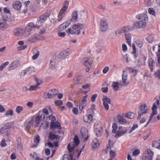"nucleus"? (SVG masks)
<instances>
[{"mask_svg":"<svg viewBox=\"0 0 160 160\" xmlns=\"http://www.w3.org/2000/svg\"><path fill=\"white\" fill-rule=\"evenodd\" d=\"M88 96L86 95L83 97L82 101L80 103L79 108L81 110L84 107H85L87 104V98H88Z\"/></svg>","mask_w":160,"mask_h":160,"instance_id":"a211bd4d","label":"nucleus"},{"mask_svg":"<svg viewBox=\"0 0 160 160\" xmlns=\"http://www.w3.org/2000/svg\"><path fill=\"white\" fill-rule=\"evenodd\" d=\"M33 51H36V52L35 54V55L32 56V58L33 60H35L38 58L39 55L40 53L39 51L37 50L36 49H34Z\"/></svg>","mask_w":160,"mask_h":160,"instance_id":"c9c22d12","label":"nucleus"},{"mask_svg":"<svg viewBox=\"0 0 160 160\" xmlns=\"http://www.w3.org/2000/svg\"><path fill=\"white\" fill-rule=\"evenodd\" d=\"M12 7L17 10H20L22 6V3L19 1L14 2L12 3Z\"/></svg>","mask_w":160,"mask_h":160,"instance_id":"6ab92c4d","label":"nucleus"},{"mask_svg":"<svg viewBox=\"0 0 160 160\" xmlns=\"http://www.w3.org/2000/svg\"><path fill=\"white\" fill-rule=\"evenodd\" d=\"M127 132V129L122 127H119L118 128V130L117 132L116 137H120L125 134Z\"/></svg>","mask_w":160,"mask_h":160,"instance_id":"f8f14e48","label":"nucleus"},{"mask_svg":"<svg viewBox=\"0 0 160 160\" xmlns=\"http://www.w3.org/2000/svg\"><path fill=\"white\" fill-rule=\"evenodd\" d=\"M38 85H32L30 86V88L28 89V90L30 91H32L33 90H36L38 88Z\"/></svg>","mask_w":160,"mask_h":160,"instance_id":"a19ab883","label":"nucleus"},{"mask_svg":"<svg viewBox=\"0 0 160 160\" xmlns=\"http://www.w3.org/2000/svg\"><path fill=\"white\" fill-rule=\"evenodd\" d=\"M5 115L6 116L10 115L12 116L14 115L13 111L11 109L7 111L5 113Z\"/></svg>","mask_w":160,"mask_h":160,"instance_id":"4c0bfd02","label":"nucleus"},{"mask_svg":"<svg viewBox=\"0 0 160 160\" xmlns=\"http://www.w3.org/2000/svg\"><path fill=\"white\" fill-rule=\"evenodd\" d=\"M93 119V117L92 114L87 115L83 117L84 121L87 122H92Z\"/></svg>","mask_w":160,"mask_h":160,"instance_id":"aec40b11","label":"nucleus"},{"mask_svg":"<svg viewBox=\"0 0 160 160\" xmlns=\"http://www.w3.org/2000/svg\"><path fill=\"white\" fill-rule=\"evenodd\" d=\"M69 5V2L67 1H65L63 3L62 7L61 9L59 12L65 15Z\"/></svg>","mask_w":160,"mask_h":160,"instance_id":"2eb2a0df","label":"nucleus"},{"mask_svg":"<svg viewBox=\"0 0 160 160\" xmlns=\"http://www.w3.org/2000/svg\"><path fill=\"white\" fill-rule=\"evenodd\" d=\"M58 136V135H55L51 132H50L49 133V138L50 139H57Z\"/></svg>","mask_w":160,"mask_h":160,"instance_id":"8fccbe9b","label":"nucleus"},{"mask_svg":"<svg viewBox=\"0 0 160 160\" xmlns=\"http://www.w3.org/2000/svg\"><path fill=\"white\" fill-rule=\"evenodd\" d=\"M112 132L113 133H115L117 130L118 125L116 123H114L113 124L112 126Z\"/></svg>","mask_w":160,"mask_h":160,"instance_id":"37998d69","label":"nucleus"},{"mask_svg":"<svg viewBox=\"0 0 160 160\" xmlns=\"http://www.w3.org/2000/svg\"><path fill=\"white\" fill-rule=\"evenodd\" d=\"M84 65L87 67H89L92 64V62L87 59L84 60L83 62Z\"/></svg>","mask_w":160,"mask_h":160,"instance_id":"72a5a7b5","label":"nucleus"},{"mask_svg":"<svg viewBox=\"0 0 160 160\" xmlns=\"http://www.w3.org/2000/svg\"><path fill=\"white\" fill-rule=\"evenodd\" d=\"M152 147L155 148L160 149V143L156 141H153Z\"/></svg>","mask_w":160,"mask_h":160,"instance_id":"473e14b6","label":"nucleus"},{"mask_svg":"<svg viewBox=\"0 0 160 160\" xmlns=\"http://www.w3.org/2000/svg\"><path fill=\"white\" fill-rule=\"evenodd\" d=\"M117 118L119 122L122 124H125L126 123V119L121 115H118Z\"/></svg>","mask_w":160,"mask_h":160,"instance_id":"a878e982","label":"nucleus"},{"mask_svg":"<svg viewBox=\"0 0 160 160\" xmlns=\"http://www.w3.org/2000/svg\"><path fill=\"white\" fill-rule=\"evenodd\" d=\"M35 81L37 83V85H38V86L43 83V81L41 79L37 78H35Z\"/></svg>","mask_w":160,"mask_h":160,"instance_id":"09e8293b","label":"nucleus"},{"mask_svg":"<svg viewBox=\"0 0 160 160\" xmlns=\"http://www.w3.org/2000/svg\"><path fill=\"white\" fill-rule=\"evenodd\" d=\"M148 62L149 66L151 69V71H152L155 64L154 61L153 59L151 58L149 59Z\"/></svg>","mask_w":160,"mask_h":160,"instance_id":"c756f323","label":"nucleus"},{"mask_svg":"<svg viewBox=\"0 0 160 160\" xmlns=\"http://www.w3.org/2000/svg\"><path fill=\"white\" fill-rule=\"evenodd\" d=\"M153 153L150 149H148L142 156V160H152Z\"/></svg>","mask_w":160,"mask_h":160,"instance_id":"20e7f679","label":"nucleus"},{"mask_svg":"<svg viewBox=\"0 0 160 160\" xmlns=\"http://www.w3.org/2000/svg\"><path fill=\"white\" fill-rule=\"evenodd\" d=\"M9 27L6 20L4 19L0 20V29L2 30L7 29Z\"/></svg>","mask_w":160,"mask_h":160,"instance_id":"9b49d317","label":"nucleus"},{"mask_svg":"<svg viewBox=\"0 0 160 160\" xmlns=\"http://www.w3.org/2000/svg\"><path fill=\"white\" fill-rule=\"evenodd\" d=\"M37 39V35L36 34L33 35L32 36L30 37L28 40L31 42H34Z\"/></svg>","mask_w":160,"mask_h":160,"instance_id":"7c9ffc66","label":"nucleus"},{"mask_svg":"<svg viewBox=\"0 0 160 160\" xmlns=\"http://www.w3.org/2000/svg\"><path fill=\"white\" fill-rule=\"evenodd\" d=\"M60 124L58 122H54L52 123H51L50 125V128L52 129L57 128L60 129Z\"/></svg>","mask_w":160,"mask_h":160,"instance_id":"393cba45","label":"nucleus"},{"mask_svg":"<svg viewBox=\"0 0 160 160\" xmlns=\"http://www.w3.org/2000/svg\"><path fill=\"white\" fill-rule=\"evenodd\" d=\"M124 71L123 72V73L122 75V80L123 83V84L124 85H128V82H127L128 79V75L125 74L124 73Z\"/></svg>","mask_w":160,"mask_h":160,"instance_id":"bb28decb","label":"nucleus"},{"mask_svg":"<svg viewBox=\"0 0 160 160\" xmlns=\"http://www.w3.org/2000/svg\"><path fill=\"white\" fill-rule=\"evenodd\" d=\"M18 148L19 150H22V145L20 142V139H17Z\"/></svg>","mask_w":160,"mask_h":160,"instance_id":"de8ad7c7","label":"nucleus"},{"mask_svg":"<svg viewBox=\"0 0 160 160\" xmlns=\"http://www.w3.org/2000/svg\"><path fill=\"white\" fill-rule=\"evenodd\" d=\"M34 70V68L33 67H30L27 68L26 70L27 72V74H29L31 73L32 72H33Z\"/></svg>","mask_w":160,"mask_h":160,"instance_id":"f704fd0d","label":"nucleus"},{"mask_svg":"<svg viewBox=\"0 0 160 160\" xmlns=\"http://www.w3.org/2000/svg\"><path fill=\"white\" fill-rule=\"evenodd\" d=\"M136 44L138 45V46L140 47L141 48L142 47L143 45V42H142L140 40H137L136 42Z\"/></svg>","mask_w":160,"mask_h":160,"instance_id":"3c124183","label":"nucleus"},{"mask_svg":"<svg viewBox=\"0 0 160 160\" xmlns=\"http://www.w3.org/2000/svg\"><path fill=\"white\" fill-rule=\"evenodd\" d=\"M99 141L97 138H94L92 142V148L93 149H96L99 147Z\"/></svg>","mask_w":160,"mask_h":160,"instance_id":"412c9836","label":"nucleus"},{"mask_svg":"<svg viewBox=\"0 0 160 160\" xmlns=\"http://www.w3.org/2000/svg\"><path fill=\"white\" fill-rule=\"evenodd\" d=\"M84 25L82 24L78 23L73 25L72 30L70 28L68 29L67 32L71 34H77L78 35L80 33V30L85 28Z\"/></svg>","mask_w":160,"mask_h":160,"instance_id":"f03ea898","label":"nucleus"},{"mask_svg":"<svg viewBox=\"0 0 160 160\" xmlns=\"http://www.w3.org/2000/svg\"><path fill=\"white\" fill-rule=\"evenodd\" d=\"M72 20L70 19L67 20L66 22L63 23V25L65 26L66 28L68 27L70 24Z\"/></svg>","mask_w":160,"mask_h":160,"instance_id":"603ef678","label":"nucleus"},{"mask_svg":"<svg viewBox=\"0 0 160 160\" xmlns=\"http://www.w3.org/2000/svg\"><path fill=\"white\" fill-rule=\"evenodd\" d=\"M155 77L158 79H160V69L158 70L155 72Z\"/></svg>","mask_w":160,"mask_h":160,"instance_id":"49530a36","label":"nucleus"},{"mask_svg":"<svg viewBox=\"0 0 160 160\" xmlns=\"http://www.w3.org/2000/svg\"><path fill=\"white\" fill-rule=\"evenodd\" d=\"M42 116L38 115L37 116L36 118L35 121L38 124L40 123V122L42 121Z\"/></svg>","mask_w":160,"mask_h":160,"instance_id":"79ce46f5","label":"nucleus"},{"mask_svg":"<svg viewBox=\"0 0 160 160\" xmlns=\"http://www.w3.org/2000/svg\"><path fill=\"white\" fill-rule=\"evenodd\" d=\"M140 153V151L138 149H135L133 152V155L136 156L138 155Z\"/></svg>","mask_w":160,"mask_h":160,"instance_id":"680f3d73","label":"nucleus"},{"mask_svg":"<svg viewBox=\"0 0 160 160\" xmlns=\"http://www.w3.org/2000/svg\"><path fill=\"white\" fill-rule=\"evenodd\" d=\"M49 119L51 120V123H52L54 122H55L56 118L54 116L51 115L48 117Z\"/></svg>","mask_w":160,"mask_h":160,"instance_id":"338daca9","label":"nucleus"},{"mask_svg":"<svg viewBox=\"0 0 160 160\" xmlns=\"http://www.w3.org/2000/svg\"><path fill=\"white\" fill-rule=\"evenodd\" d=\"M138 18L140 21L136 22L134 24V26L136 28H141L146 26V22L148 20L147 15L145 14H141L138 16Z\"/></svg>","mask_w":160,"mask_h":160,"instance_id":"f257e3e1","label":"nucleus"},{"mask_svg":"<svg viewBox=\"0 0 160 160\" xmlns=\"http://www.w3.org/2000/svg\"><path fill=\"white\" fill-rule=\"evenodd\" d=\"M94 130L96 135L99 137L101 136L103 132V129L100 123H96L94 126Z\"/></svg>","mask_w":160,"mask_h":160,"instance_id":"423d86ee","label":"nucleus"},{"mask_svg":"<svg viewBox=\"0 0 160 160\" xmlns=\"http://www.w3.org/2000/svg\"><path fill=\"white\" fill-rule=\"evenodd\" d=\"M133 27L131 26H126L120 28L115 32L116 35L121 34L122 33L127 32L129 30H132L134 29Z\"/></svg>","mask_w":160,"mask_h":160,"instance_id":"39448f33","label":"nucleus"},{"mask_svg":"<svg viewBox=\"0 0 160 160\" xmlns=\"http://www.w3.org/2000/svg\"><path fill=\"white\" fill-rule=\"evenodd\" d=\"M147 40L149 42L152 43L154 40V38L152 35H149L147 38Z\"/></svg>","mask_w":160,"mask_h":160,"instance_id":"c03bdc74","label":"nucleus"},{"mask_svg":"<svg viewBox=\"0 0 160 160\" xmlns=\"http://www.w3.org/2000/svg\"><path fill=\"white\" fill-rule=\"evenodd\" d=\"M32 158L34 159L35 160H37L38 158V156L37 153L36 152H33V153H31L30 154Z\"/></svg>","mask_w":160,"mask_h":160,"instance_id":"6e6d98bb","label":"nucleus"},{"mask_svg":"<svg viewBox=\"0 0 160 160\" xmlns=\"http://www.w3.org/2000/svg\"><path fill=\"white\" fill-rule=\"evenodd\" d=\"M66 28L63 25V23L60 25L58 28L59 31H61L64 30Z\"/></svg>","mask_w":160,"mask_h":160,"instance_id":"0e129e2a","label":"nucleus"},{"mask_svg":"<svg viewBox=\"0 0 160 160\" xmlns=\"http://www.w3.org/2000/svg\"><path fill=\"white\" fill-rule=\"evenodd\" d=\"M25 32V31L21 28H16L13 30V34L17 37L22 36Z\"/></svg>","mask_w":160,"mask_h":160,"instance_id":"4468645a","label":"nucleus"},{"mask_svg":"<svg viewBox=\"0 0 160 160\" xmlns=\"http://www.w3.org/2000/svg\"><path fill=\"white\" fill-rule=\"evenodd\" d=\"M50 92L51 93L54 94V97L58 93V91L55 89H53L51 90Z\"/></svg>","mask_w":160,"mask_h":160,"instance_id":"e2e57ef3","label":"nucleus"},{"mask_svg":"<svg viewBox=\"0 0 160 160\" xmlns=\"http://www.w3.org/2000/svg\"><path fill=\"white\" fill-rule=\"evenodd\" d=\"M125 36L127 42L130 46H131L132 38L131 34L130 33H127L125 34Z\"/></svg>","mask_w":160,"mask_h":160,"instance_id":"cd10ccee","label":"nucleus"},{"mask_svg":"<svg viewBox=\"0 0 160 160\" xmlns=\"http://www.w3.org/2000/svg\"><path fill=\"white\" fill-rule=\"evenodd\" d=\"M40 28V25L39 24H38L36 22V24H34L33 22H31L29 23L28 24V26L25 29V30L27 31L30 32L31 31V30L30 28Z\"/></svg>","mask_w":160,"mask_h":160,"instance_id":"ddd939ff","label":"nucleus"},{"mask_svg":"<svg viewBox=\"0 0 160 160\" xmlns=\"http://www.w3.org/2000/svg\"><path fill=\"white\" fill-rule=\"evenodd\" d=\"M127 117L129 118L132 119L135 117V114L132 112H128L127 115Z\"/></svg>","mask_w":160,"mask_h":160,"instance_id":"a18cd8bd","label":"nucleus"},{"mask_svg":"<svg viewBox=\"0 0 160 160\" xmlns=\"http://www.w3.org/2000/svg\"><path fill=\"white\" fill-rule=\"evenodd\" d=\"M47 17L46 15H43L40 17L38 19V22H37L38 24H39L41 26V24L43 22L47 19Z\"/></svg>","mask_w":160,"mask_h":160,"instance_id":"4be33fe9","label":"nucleus"},{"mask_svg":"<svg viewBox=\"0 0 160 160\" xmlns=\"http://www.w3.org/2000/svg\"><path fill=\"white\" fill-rule=\"evenodd\" d=\"M113 143V142L112 141L110 140H109V145L110 146L108 147L107 149L106 150L107 152L108 151H109V150H110L111 149V146L112 145Z\"/></svg>","mask_w":160,"mask_h":160,"instance_id":"69168bd1","label":"nucleus"},{"mask_svg":"<svg viewBox=\"0 0 160 160\" xmlns=\"http://www.w3.org/2000/svg\"><path fill=\"white\" fill-rule=\"evenodd\" d=\"M108 28V23L105 19H102L100 22V29L103 32L106 31Z\"/></svg>","mask_w":160,"mask_h":160,"instance_id":"6e6552de","label":"nucleus"},{"mask_svg":"<svg viewBox=\"0 0 160 160\" xmlns=\"http://www.w3.org/2000/svg\"><path fill=\"white\" fill-rule=\"evenodd\" d=\"M23 108L22 107L18 106L16 109V112L18 113H20L23 110Z\"/></svg>","mask_w":160,"mask_h":160,"instance_id":"5fc2aeb1","label":"nucleus"},{"mask_svg":"<svg viewBox=\"0 0 160 160\" xmlns=\"http://www.w3.org/2000/svg\"><path fill=\"white\" fill-rule=\"evenodd\" d=\"M132 48L133 49V51H132V53L134 55H135V57L136 58L137 57V56L136 55L137 50L135 45L134 43L132 44Z\"/></svg>","mask_w":160,"mask_h":160,"instance_id":"bf43d9fd","label":"nucleus"},{"mask_svg":"<svg viewBox=\"0 0 160 160\" xmlns=\"http://www.w3.org/2000/svg\"><path fill=\"white\" fill-rule=\"evenodd\" d=\"M55 105L57 106L61 105L63 103L61 100H57L55 101Z\"/></svg>","mask_w":160,"mask_h":160,"instance_id":"774afa93","label":"nucleus"},{"mask_svg":"<svg viewBox=\"0 0 160 160\" xmlns=\"http://www.w3.org/2000/svg\"><path fill=\"white\" fill-rule=\"evenodd\" d=\"M55 65V62L54 61L51 60L49 64V67L50 68L53 69L54 68Z\"/></svg>","mask_w":160,"mask_h":160,"instance_id":"864d4df0","label":"nucleus"},{"mask_svg":"<svg viewBox=\"0 0 160 160\" xmlns=\"http://www.w3.org/2000/svg\"><path fill=\"white\" fill-rule=\"evenodd\" d=\"M79 143V140L78 137L75 136L73 142H71L68 145L67 147L68 150L70 153L69 156L71 158V160H75V159L73 158V155L72 154V152L73 151L75 146L78 145Z\"/></svg>","mask_w":160,"mask_h":160,"instance_id":"7ed1b4c3","label":"nucleus"},{"mask_svg":"<svg viewBox=\"0 0 160 160\" xmlns=\"http://www.w3.org/2000/svg\"><path fill=\"white\" fill-rule=\"evenodd\" d=\"M71 52V50L67 48L60 52L58 55V57L59 58H66L70 54Z\"/></svg>","mask_w":160,"mask_h":160,"instance_id":"1a4fd4ad","label":"nucleus"},{"mask_svg":"<svg viewBox=\"0 0 160 160\" xmlns=\"http://www.w3.org/2000/svg\"><path fill=\"white\" fill-rule=\"evenodd\" d=\"M119 83L118 82H114L113 83L112 86L115 90L117 91L118 89V85Z\"/></svg>","mask_w":160,"mask_h":160,"instance_id":"58836bf2","label":"nucleus"},{"mask_svg":"<svg viewBox=\"0 0 160 160\" xmlns=\"http://www.w3.org/2000/svg\"><path fill=\"white\" fill-rule=\"evenodd\" d=\"M78 18L77 12L76 11H74L72 14V19L71 20L73 22H76L78 21Z\"/></svg>","mask_w":160,"mask_h":160,"instance_id":"b1692460","label":"nucleus"},{"mask_svg":"<svg viewBox=\"0 0 160 160\" xmlns=\"http://www.w3.org/2000/svg\"><path fill=\"white\" fill-rule=\"evenodd\" d=\"M149 13L153 16H155V12L154 10L152 8H149L148 9Z\"/></svg>","mask_w":160,"mask_h":160,"instance_id":"052dcab7","label":"nucleus"},{"mask_svg":"<svg viewBox=\"0 0 160 160\" xmlns=\"http://www.w3.org/2000/svg\"><path fill=\"white\" fill-rule=\"evenodd\" d=\"M82 77L81 76H78V77L75 78L73 81L74 84H78L79 83Z\"/></svg>","mask_w":160,"mask_h":160,"instance_id":"e433bc0d","label":"nucleus"},{"mask_svg":"<svg viewBox=\"0 0 160 160\" xmlns=\"http://www.w3.org/2000/svg\"><path fill=\"white\" fill-rule=\"evenodd\" d=\"M49 122L47 121H43L40 127L43 129H46L49 126Z\"/></svg>","mask_w":160,"mask_h":160,"instance_id":"c85d7f7f","label":"nucleus"},{"mask_svg":"<svg viewBox=\"0 0 160 160\" xmlns=\"http://www.w3.org/2000/svg\"><path fill=\"white\" fill-rule=\"evenodd\" d=\"M147 57L143 55L139 56L138 60L137 65L139 66L144 65L145 64V61Z\"/></svg>","mask_w":160,"mask_h":160,"instance_id":"dca6fc26","label":"nucleus"},{"mask_svg":"<svg viewBox=\"0 0 160 160\" xmlns=\"http://www.w3.org/2000/svg\"><path fill=\"white\" fill-rule=\"evenodd\" d=\"M152 112L150 116L149 119L147 122V124L145 125V127H146L147 126L149 123L150 121L151 120L152 118L153 117V116L155 115V114H157V110H152Z\"/></svg>","mask_w":160,"mask_h":160,"instance_id":"2f4dec72","label":"nucleus"},{"mask_svg":"<svg viewBox=\"0 0 160 160\" xmlns=\"http://www.w3.org/2000/svg\"><path fill=\"white\" fill-rule=\"evenodd\" d=\"M64 16L63 14L59 12L58 15L57 21L58 22L61 21Z\"/></svg>","mask_w":160,"mask_h":160,"instance_id":"ea45409f","label":"nucleus"},{"mask_svg":"<svg viewBox=\"0 0 160 160\" xmlns=\"http://www.w3.org/2000/svg\"><path fill=\"white\" fill-rule=\"evenodd\" d=\"M19 63L18 61H15L13 62L9 65V69L11 70L17 68L19 65Z\"/></svg>","mask_w":160,"mask_h":160,"instance_id":"5701e85b","label":"nucleus"},{"mask_svg":"<svg viewBox=\"0 0 160 160\" xmlns=\"http://www.w3.org/2000/svg\"><path fill=\"white\" fill-rule=\"evenodd\" d=\"M130 72L136 74L137 72V70L132 68H128Z\"/></svg>","mask_w":160,"mask_h":160,"instance_id":"4d7b16f0","label":"nucleus"},{"mask_svg":"<svg viewBox=\"0 0 160 160\" xmlns=\"http://www.w3.org/2000/svg\"><path fill=\"white\" fill-rule=\"evenodd\" d=\"M9 64L8 62H4L3 64L2 65L0 66V70L2 71L3 70V68L7 65H8Z\"/></svg>","mask_w":160,"mask_h":160,"instance_id":"13d9d810","label":"nucleus"},{"mask_svg":"<svg viewBox=\"0 0 160 160\" xmlns=\"http://www.w3.org/2000/svg\"><path fill=\"white\" fill-rule=\"evenodd\" d=\"M80 136L83 141H87L89 136L88 134V131L86 128H82L81 130Z\"/></svg>","mask_w":160,"mask_h":160,"instance_id":"0eeeda50","label":"nucleus"},{"mask_svg":"<svg viewBox=\"0 0 160 160\" xmlns=\"http://www.w3.org/2000/svg\"><path fill=\"white\" fill-rule=\"evenodd\" d=\"M148 108L146 105H142L140 106V110L138 112V116L137 118L138 119H139L142 114L146 113L147 112Z\"/></svg>","mask_w":160,"mask_h":160,"instance_id":"9d476101","label":"nucleus"},{"mask_svg":"<svg viewBox=\"0 0 160 160\" xmlns=\"http://www.w3.org/2000/svg\"><path fill=\"white\" fill-rule=\"evenodd\" d=\"M102 101H103V104L105 108L107 110H108L109 108L108 104H110L111 103L110 99L105 96L103 98Z\"/></svg>","mask_w":160,"mask_h":160,"instance_id":"f3484780","label":"nucleus"}]
</instances>
